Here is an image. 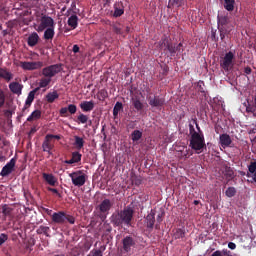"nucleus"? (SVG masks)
I'll return each mask as SVG.
<instances>
[{
    "mask_svg": "<svg viewBox=\"0 0 256 256\" xmlns=\"http://www.w3.org/2000/svg\"><path fill=\"white\" fill-rule=\"evenodd\" d=\"M135 211L131 207H126L121 211L113 213L111 216V223L114 227H131V221H133V215Z\"/></svg>",
    "mask_w": 256,
    "mask_h": 256,
    "instance_id": "nucleus-1",
    "label": "nucleus"
},
{
    "mask_svg": "<svg viewBox=\"0 0 256 256\" xmlns=\"http://www.w3.org/2000/svg\"><path fill=\"white\" fill-rule=\"evenodd\" d=\"M63 71V64H53L42 69L43 78L39 82V90L51 84V79Z\"/></svg>",
    "mask_w": 256,
    "mask_h": 256,
    "instance_id": "nucleus-2",
    "label": "nucleus"
},
{
    "mask_svg": "<svg viewBox=\"0 0 256 256\" xmlns=\"http://www.w3.org/2000/svg\"><path fill=\"white\" fill-rule=\"evenodd\" d=\"M190 127V147L193 149V151H196V153H199L205 149V136L203 134H200L199 132L195 131V128L192 124L189 125Z\"/></svg>",
    "mask_w": 256,
    "mask_h": 256,
    "instance_id": "nucleus-3",
    "label": "nucleus"
},
{
    "mask_svg": "<svg viewBox=\"0 0 256 256\" xmlns=\"http://www.w3.org/2000/svg\"><path fill=\"white\" fill-rule=\"evenodd\" d=\"M160 49H164V51H168L170 57H175L177 54L181 55L185 48H183V43H179L177 46L174 45L173 42L169 41V38L163 37L159 41Z\"/></svg>",
    "mask_w": 256,
    "mask_h": 256,
    "instance_id": "nucleus-4",
    "label": "nucleus"
},
{
    "mask_svg": "<svg viewBox=\"0 0 256 256\" xmlns=\"http://www.w3.org/2000/svg\"><path fill=\"white\" fill-rule=\"evenodd\" d=\"M37 23L34 25L35 31L37 33H43L45 29H50L51 27H55V20L48 16L47 14H41L40 18L37 19Z\"/></svg>",
    "mask_w": 256,
    "mask_h": 256,
    "instance_id": "nucleus-5",
    "label": "nucleus"
},
{
    "mask_svg": "<svg viewBox=\"0 0 256 256\" xmlns=\"http://www.w3.org/2000/svg\"><path fill=\"white\" fill-rule=\"evenodd\" d=\"M51 219L53 223H56L57 225H65V223L75 225V217L67 214L65 211L54 212Z\"/></svg>",
    "mask_w": 256,
    "mask_h": 256,
    "instance_id": "nucleus-6",
    "label": "nucleus"
},
{
    "mask_svg": "<svg viewBox=\"0 0 256 256\" xmlns=\"http://www.w3.org/2000/svg\"><path fill=\"white\" fill-rule=\"evenodd\" d=\"M69 177L74 187H83V185H85L87 182V174H85L82 170H77L70 173Z\"/></svg>",
    "mask_w": 256,
    "mask_h": 256,
    "instance_id": "nucleus-7",
    "label": "nucleus"
},
{
    "mask_svg": "<svg viewBox=\"0 0 256 256\" xmlns=\"http://www.w3.org/2000/svg\"><path fill=\"white\" fill-rule=\"evenodd\" d=\"M235 59V54L231 51L225 54V56L220 61V67L224 71H231L233 69V60Z\"/></svg>",
    "mask_w": 256,
    "mask_h": 256,
    "instance_id": "nucleus-8",
    "label": "nucleus"
},
{
    "mask_svg": "<svg viewBox=\"0 0 256 256\" xmlns=\"http://www.w3.org/2000/svg\"><path fill=\"white\" fill-rule=\"evenodd\" d=\"M137 245V240L132 236H126L122 239V249L125 253H131V249H134Z\"/></svg>",
    "mask_w": 256,
    "mask_h": 256,
    "instance_id": "nucleus-9",
    "label": "nucleus"
},
{
    "mask_svg": "<svg viewBox=\"0 0 256 256\" xmlns=\"http://www.w3.org/2000/svg\"><path fill=\"white\" fill-rule=\"evenodd\" d=\"M148 103L150 107L155 109H161L163 105H165V98H161L159 96H148Z\"/></svg>",
    "mask_w": 256,
    "mask_h": 256,
    "instance_id": "nucleus-10",
    "label": "nucleus"
},
{
    "mask_svg": "<svg viewBox=\"0 0 256 256\" xmlns=\"http://www.w3.org/2000/svg\"><path fill=\"white\" fill-rule=\"evenodd\" d=\"M53 149H55V142L46 135L42 143V150L44 153H48V155H53V152H51Z\"/></svg>",
    "mask_w": 256,
    "mask_h": 256,
    "instance_id": "nucleus-11",
    "label": "nucleus"
},
{
    "mask_svg": "<svg viewBox=\"0 0 256 256\" xmlns=\"http://www.w3.org/2000/svg\"><path fill=\"white\" fill-rule=\"evenodd\" d=\"M17 163V160L15 158H12L1 170L0 176L1 177H8V175H11L13 173V170L15 169V164Z\"/></svg>",
    "mask_w": 256,
    "mask_h": 256,
    "instance_id": "nucleus-12",
    "label": "nucleus"
},
{
    "mask_svg": "<svg viewBox=\"0 0 256 256\" xmlns=\"http://www.w3.org/2000/svg\"><path fill=\"white\" fill-rule=\"evenodd\" d=\"M20 67L24 69V71H35L37 69H41L43 67V62H21Z\"/></svg>",
    "mask_w": 256,
    "mask_h": 256,
    "instance_id": "nucleus-13",
    "label": "nucleus"
},
{
    "mask_svg": "<svg viewBox=\"0 0 256 256\" xmlns=\"http://www.w3.org/2000/svg\"><path fill=\"white\" fill-rule=\"evenodd\" d=\"M113 207V202L109 199H104L99 205L98 209L102 215H109V211H111V208Z\"/></svg>",
    "mask_w": 256,
    "mask_h": 256,
    "instance_id": "nucleus-14",
    "label": "nucleus"
},
{
    "mask_svg": "<svg viewBox=\"0 0 256 256\" xmlns=\"http://www.w3.org/2000/svg\"><path fill=\"white\" fill-rule=\"evenodd\" d=\"M145 226L147 228L148 233L153 231V227H155V212L153 210L145 218Z\"/></svg>",
    "mask_w": 256,
    "mask_h": 256,
    "instance_id": "nucleus-15",
    "label": "nucleus"
},
{
    "mask_svg": "<svg viewBox=\"0 0 256 256\" xmlns=\"http://www.w3.org/2000/svg\"><path fill=\"white\" fill-rule=\"evenodd\" d=\"M68 113H70V115H75V113H77V105L69 104L68 107H62L59 111L61 117H68Z\"/></svg>",
    "mask_w": 256,
    "mask_h": 256,
    "instance_id": "nucleus-16",
    "label": "nucleus"
},
{
    "mask_svg": "<svg viewBox=\"0 0 256 256\" xmlns=\"http://www.w3.org/2000/svg\"><path fill=\"white\" fill-rule=\"evenodd\" d=\"M218 31L220 33V39L223 41L227 35H231V32L233 31L232 24H226L224 26L218 27Z\"/></svg>",
    "mask_w": 256,
    "mask_h": 256,
    "instance_id": "nucleus-17",
    "label": "nucleus"
},
{
    "mask_svg": "<svg viewBox=\"0 0 256 256\" xmlns=\"http://www.w3.org/2000/svg\"><path fill=\"white\" fill-rule=\"evenodd\" d=\"M38 91H39V87L29 92L27 99L25 101L24 109H29V107H31L33 101H35V94L38 93Z\"/></svg>",
    "mask_w": 256,
    "mask_h": 256,
    "instance_id": "nucleus-18",
    "label": "nucleus"
},
{
    "mask_svg": "<svg viewBox=\"0 0 256 256\" xmlns=\"http://www.w3.org/2000/svg\"><path fill=\"white\" fill-rule=\"evenodd\" d=\"M80 109H82L84 113H90V111L95 109V103L93 101H83L80 103Z\"/></svg>",
    "mask_w": 256,
    "mask_h": 256,
    "instance_id": "nucleus-19",
    "label": "nucleus"
},
{
    "mask_svg": "<svg viewBox=\"0 0 256 256\" xmlns=\"http://www.w3.org/2000/svg\"><path fill=\"white\" fill-rule=\"evenodd\" d=\"M231 143H233V140H231V136H229V134L220 135V145L223 149H225V147H231Z\"/></svg>",
    "mask_w": 256,
    "mask_h": 256,
    "instance_id": "nucleus-20",
    "label": "nucleus"
},
{
    "mask_svg": "<svg viewBox=\"0 0 256 256\" xmlns=\"http://www.w3.org/2000/svg\"><path fill=\"white\" fill-rule=\"evenodd\" d=\"M42 177L48 185H51V187H55V185H57V178H55L53 174L42 173Z\"/></svg>",
    "mask_w": 256,
    "mask_h": 256,
    "instance_id": "nucleus-21",
    "label": "nucleus"
},
{
    "mask_svg": "<svg viewBox=\"0 0 256 256\" xmlns=\"http://www.w3.org/2000/svg\"><path fill=\"white\" fill-rule=\"evenodd\" d=\"M9 89L15 95H21V91H23V85L19 84L18 82H11L9 84Z\"/></svg>",
    "mask_w": 256,
    "mask_h": 256,
    "instance_id": "nucleus-22",
    "label": "nucleus"
},
{
    "mask_svg": "<svg viewBox=\"0 0 256 256\" xmlns=\"http://www.w3.org/2000/svg\"><path fill=\"white\" fill-rule=\"evenodd\" d=\"M28 46L29 47H35L37 43H39V34L37 32H33L27 40Z\"/></svg>",
    "mask_w": 256,
    "mask_h": 256,
    "instance_id": "nucleus-23",
    "label": "nucleus"
},
{
    "mask_svg": "<svg viewBox=\"0 0 256 256\" xmlns=\"http://www.w3.org/2000/svg\"><path fill=\"white\" fill-rule=\"evenodd\" d=\"M44 39L45 41H52L53 37H55V27L46 28L44 30Z\"/></svg>",
    "mask_w": 256,
    "mask_h": 256,
    "instance_id": "nucleus-24",
    "label": "nucleus"
},
{
    "mask_svg": "<svg viewBox=\"0 0 256 256\" xmlns=\"http://www.w3.org/2000/svg\"><path fill=\"white\" fill-rule=\"evenodd\" d=\"M217 22H218V28L219 27H223L225 25H229L230 22H229V16L225 15H218L217 16Z\"/></svg>",
    "mask_w": 256,
    "mask_h": 256,
    "instance_id": "nucleus-25",
    "label": "nucleus"
},
{
    "mask_svg": "<svg viewBox=\"0 0 256 256\" xmlns=\"http://www.w3.org/2000/svg\"><path fill=\"white\" fill-rule=\"evenodd\" d=\"M194 87L196 88L198 93H202V95L206 96L207 91H205V82L203 80L198 81L194 84Z\"/></svg>",
    "mask_w": 256,
    "mask_h": 256,
    "instance_id": "nucleus-26",
    "label": "nucleus"
},
{
    "mask_svg": "<svg viewBox=\"0 0 256 256\" xmlns=\"http://www.w3.org/2000/svg\"><path fill=\"white\" fill-rule=\"evenodd\" d=\"M132 105L134 109L139 113L140 111H143V108L145 107L143 105V102L139 98H132Z\"/></svg>",
    "mask_w": 256,
    "mask_h": 256,
    "instance_id": "nucleus-27",
    "label": "nucleus"
},
{
    "mask_svg": "<svg viewBox=\"0 0 256 256\" xmlns=\"http://www.w3.org/2000/svg\"><path fill=\"white\" fill-rule=\"evenodd\" d=\"M68 25L69 27H72V29H77V26L79 25V17L77 15H72L68 18Z\"/></svg>",
    "mask_w": 256,
    "mask_h": 256,
    "instance_id": "nucleus-28",
    "label": "nucleus"
},
{
    "mask_svg": "<svg viewBox=\"0 0 256 256\" xmlns=\"http://www.w3.org/2000/svg\"><path fill=\"white\" fill-rule=\"evenodd\" d=\"M39 119H41V110H34L27 118V121L31 123L32 121H39Z\"/></svg>",
    "mask_w": 256,
    "mask_h": 256,
    "instance_id": "nucleus-29",
    "label": "nucleus"
},
{
    "mask_svg": "<svg viewBox=\"0 0 256 256\" xmlns=\"http://www.w3.org/2000/svg\"><path fill=\"white\" fill-rule=\"evenodd\" d=\"M56 99H59V93H57V91L49 92L46 95L47 103H55Z\"/></svg>",
    "mask_w": 256,
    "mask_h": 256,
    "instance_id": "nucleus-30",
    "label": "nucleus"
},
{
    "mask_svg": "<svg viewBox=\"0 0 256 256\" xmlns=\"http://www.w3.org/2000/svg\"><path fill=\"white\" fill-rule=\"evenodd\" d=\"M142 137H143V132H141L140 130H134L131 133V139L133 143H137V141H140Z\"/></svg>",
    "mask_w": 256,
    "mask_h": 256,
    "instance_id": "nucleus-31",
    "label": "nucleus"
},
{
    "mask_svg": "<svg viewBox=\"0 0 256 256\" xmlns=\"http://www.w3.org/2000/svg\"><path fill=\"white\" fill-rule=\"evenodd\" d=\"M0 77L6 81H11V79H13V74L3 68H0Z\"/></svg>",
    "mask_w": 256,
    "mask_h": 256,
    "instance_id": "nucleus-32",
    "label": "nucleus"
},
{
    "mask_svg": "<svg viewBox=\"0 0 256 256\" xmlns=\"http://www.w3.org/2000/svg\"><path fill=\"white\" fill-rule=\"evenodd\" d=\"M224 9L226 11H235V0H224Z\"/></svg>",
    "mask_w": 256,
    "mask_h": 256,
    "instance_id": "nucleus-33",
    "label": "nucleus"
},
{
    "mask_svg": "<svg viewBox=\"0 0 256 256\" xmlns=\"http://www.w3.org/2000/svg\"><path fill=\"white\" fill-rule=\"evenodd\" d=\"M74 145L76 147V149L80 150L83 149L84 145H85V140H83V138L79 137V136H74Z\"/></svg>",
    "mask_w": 256,
    "mask_h": 256,
    "instance_id": "nucleus-34",
    "label": "nucleus"
},
{
    "mask_svg": "<svg viewBox=\"0 0 256 256\" xmlns=\"http://www.w3.org/2000/svg\"><path fill=\"white\" fill-rule=\"evenodd\" d=\"M119 111H123V103L116 102L114 108H113V117L114 119H117L119 116Z\"/></svg>",
    "mask_w": 256,
    "mask_h": 256,
    "instance_id": "nucleus-35",
    "label": "nucleus"
},
{
    "mask_svg": "<svg viewBox=\"0 0 256 256\" xmlns=\"http://www.w3.org/2000/svg\"><path fill=\"white\" fill-rule=\"evenodd\" d=\"M174 239H183L185 237V228H177L173 234Z\"/></svg>",
    "mask_w": 256,
    "mask_h": 256,
    "instance_id": "nucleus-36",
    "label": "nucleus"
},
{
    "mask_svg": "<svg viewBox=\"0 0 256 256\" xmlns=\"http://www.w3.org/2000/svg\"><path fill=\"white\" fill-rule=\"evenodd\" d=\"M49 231H51V229L49 228V226H39V228L37 229L36 233H38V235L44 234L46 235V237H49Z\"/></svg>",
    "mask_w": 256,
    "mask_h": 256,
    "instance_id": "nucleus-37",
    "label": "nucleus"
},
{
    "mask_svg": "<svg viewBox=\"0 0 256 256\" xmlns=\"http://www.w3.org/2000/svg\"><path fill=\"white\" fill-rule=\"evenodd\" d=\"M87 121H89V116L80 112V114L77 116L76 123L85 125V123H87Z\"/></svg>",
    "mask_w": 256,
    "mask_h": 256,
    "instance_id": "nucleus-38",
    "label": "nucleus"
},
{
    "mask_svg": "<svg viewBox=\"0 0 256 256\" xmlns=\"http://www.w3.org/2000/svg\"><path fill=\"white\" fill-rule=\"evenodd\" d=\"M109 97V93L107 90L102 89L98 92V99L99 101H105Z\"/></svg>",
    "mask_w": 256,
    "mask_h": 256,
    "instance_id": "nucleus-39",
    "label": "nucleus"
},
{
    "mask_svg": "<svg viewBox=\"0 0 256 256\" xmlns=\"http://www.w3.org/2000/svg\"><path fill=\"white\" fill-rule=\"evenodd\" d=\"M226 197H235L237 195V189L235 187H228L225 192Z\"/></svg>",
    "mask_w": 256,
    "mask_h": 256,
    "instance_id": "nucleus-40",
    "label": "nucleus"
},
{
    "mask_svg": "<svg viewBox=\"0 0 256 256\" xmlns=\"http://www.w3.org/2000/svg\"><path fill=\"white\" fill-rule=\"evenodd\" d=\"M224 175H225L226 179H228V181H231V179H233V177H235V173L233 172V169H231V168H226Z\"/></svg>",
    "mask_w": 256,
    "mask_h": 256,
    "instance_id": "nucleus-41",
    "label": "nucleus"
},
{
    "mask_svg": "<svg viewBox=\"0 0 256 256\" xmlns=\"http://www.w3.org/2000/svg\"><path fill=\"white\" fill-rule=\"evenodd\" d=\"M83 157V155H81V153L75 151L72 153V160H74L75 163H81V158Z\"/></svg>",
    "mask_w": 256,
    "mask_h": 256,
    "instance_id": "nucleus-42",
    "label": "nucleus"
},
{
    "mask_svg": "<svg viewBox=\"0 0 256 256\" xmlns=\"http://www.w3.org/2000/svg\"><path fill=\"white\" fill-rule=\"evenodd\" d=\"M11 211H12V209L9 208V206H7V204L2 206V213H3V215H5V217L11 215Z\"/></svg>",
    "mask_w": 256,
    "mask_h": 256,
    "instance_id": "nucleus-43",
    "label": "nucleus"
},
{
    "mask_svg": "<svg viewBox=\"0 0 256 256\" xmlns=\"http://www.w3.org/2000/svg\"><path fill=\"white\" fill-rule=\"evenodd\" d=\"M123 13H125V10H123V8H117V6H115L113 17H121Z\"/></svg>",
    "mask_w": 256,
    "mask_h": 256,
    "instance_id": "nucleus-44",
    "label": "nucleus"
},
{
    "mask_svg": "<svg viewBox=\"0 0 256 256\" xmlns=\"http://www.w3.org/2000/svg\"><path fill=\"white\" fill-rule=\"evenodd\" d=\"M112 29H113L114 33H116V35H123V30L121 29L119 24H114L112 26Z\"/></svg>",
    "mask_w": 256,
    "mask_h": 256,
    "instance_id": "nucleus-45",
    "label": "nucleus"
},
{
    "mask_svg": "<svg viewBox=\"0 0 256 256\" xmlns=\"http://www.w3.org/2000/svg\"><path fill=\"white\" fill-rule=\"evenodd\" d=\"M5 105V91L0 88V108Z\"/></svg>",
    "mask_w": 256,
    "mask_h": 256,
    "instance_id": "nucleus-46",
    "label": "nucleus"
},
{
    "mask_svg": "<svg viewBox=\"0 0 256 256\" xmlns=\"http://www.w3.org/2000/svg\"><path fill=\"white\" fill-rule=\"evenodd\" d=\"M9 239V236L5 233H1L0 234V247L1 245H3L4 243L7 242V240Z\"/></svg>",
    "mask_w": 256,
    "mask_h": 256,
    "instance_id": "nucleus-47",
    "label": "nucleus"
},
{
    "mask_svg": "<svg viewBox=\"0 0 256 256\" xmlns=\"http://www.w3.org/2000/svg\"><path fill=\"white\" fill-rule=\"evenodd\" d=\"M88 256H103V252L101 250L93 249Z\"/></svg>",
    "mask_w": 256,
    "mask_h": 256,
    "instance_id": "nucleus-48",
    "label": "nucleus"
},
{
    "mask_svg": "<svg viewBox=\"0 0 256 256\" xmlns=\"http://www.w3.org/2000/svg\"><path fill=\"white\" fill-rule=\"evenodd\" d=\"M248 171L249 173H256V161L250 163Z\"/></svg>",
    "mask_w": 256,
    "mask_h": 256,
    "instance_id": "nucleus-49",
    "label": "nucleus"
},
{
    "mask_svg": "<svg viewBox=\"0 0 256 256\" xmlns=\"http://www.w3.org/2000/svg\"><path fill=\"white\" fill-rule=\"evenodd\" d=\"M48 191H50L51 193H54V195H57V197L61 198V193H59V190H57L56 188H51V187H48L47 188Z\"/></svg>",
    "mask_w": 256,
    "mask_h": 256,
    "instance_id": "nucleus-50",
    "label": "nucleus"
},
{
    "mask_svg": "<svg viewBox=\"0 0 256 256\" xmlns=\"http://www.w3.org/2000/svg\"><path fill=\"white\" fill-rule=\"evenodd\" d=\"M132 183L139 187V185H141L142 183V180L139 177L135 176L134 178H132Z\"/></svg>",
    "mask_w": 256,
    "mask_h": 256,
    "instance_id": "nucleus-51",
    "label": "nucleus"
},
{
    "mask_svg": "<svg viewBox=\"0 0 256 256\" xmlns=\"http://www.w3.org/2000/svg\"><path fill=\"white\" fill-rule=\"evenodd\" d=\"M255 111H256L255 106H251V104H248L246 106V113H255Z\"/></svg>",
    "mask_w": 256,
    "mask_h": 256,
    "instance_id": "nucleus-52",
    "label": "nucleus"
},
{
    "mask_svg": "<svg viewBox=\"0 0 256 256\" xmlns=\"http://www.w3.org/2000/svg\"><path fill=\"white\" fill-rule=\"evenodd\" d=\"M13 113H15V111H13V110H6L4 112V115H5L6 118L11 119V117H13Z\"/></svg>",
    "mask_w": 256,
    "mask_h": 256,
    "instance_id": "nucleus-53",
    "label": "nucleus"
},
{
    "mask_svg": "<svg viewBox=\"0 0 256 256\" xmlns=\"http://www.w3.org/2000/svg\"><path fill=\"white\" fill-rule=\"evenodd\" d=\"M173 5H181V0H169L168 7H171Z\"/></svg>",
    "mask_w": 256,
    "mask_h": 256,
    "instance_id": "nucleus-54",
    "label": "nucleus"
},
{
    "mask_svg": "<svg viewBox=\"0 0 256 256\" xmlns=\"http://www.w3.org/2000/svg\"><path fill=\"white\" fill-rule=\"evenodd\" d=\"M47 136L53 141V139H57L59 141L61 139V135H53V134H47Z\"/></svg>",
    "mask_w": 256,
    "mask_h": 256,
    "instance_id": "nucleus-55",
    "label": "nucleus"
},
{
    "mask_svg": "<svg viewBox=\"0 0 256 256\" xmlns=\"http://www.w3.org/2000/svg\"><path fill=\"white\" fill-rule=\"evenodd\" d=\"M163 215H165L164 212H161L157 215V223H161V221H163Z\"/></svg>",
    "mask_w": 256,
    "mask_h": 256,
    "instance_id": "nucleus-56",
    "label": "nucleus"
},
{
    "mask_svg": "<svg viewBox=\"0 0 256 256\" xmlns=\"http://www.w3.org/2000/svg\"><path fill=\"white\" fill-rule=\"evenodd\" d=\"M252 71H253V70H252L251 67H249V66H247V67L244 68V73H245L246 75H251Z\"/></svg>",
    "mask_w": 256,
    "mask_h": 256,
    "instance_id": "nucleus-57",
    "label": "nucleus"
},
{
    "mask_svg": "<svg viewBox=\"0 0 256 256\" xmlns=\"http://www.w3.org/2000/svg\"><path fill=\"white\" fill-rule=\"evenodd\" d=\"M228 248L233 251V250L237 249V245L233 242H229L228 243Z\"/></svg>",
    "mask_w": 256,
    "mask_h": 256,
    "instance_id": "nucleus-58",
    "label": "nucleus"
},
{
    "mask_svg": "<svg viewBox=\"0 0 256 256\" xmlns=\"http://www.w3.org/2000/svg\"><path fill=\"white\" fill-rule=\"evenodd\" d=\"M211 256H223V253H221V250H216L211 254Z\"/></svg>",
    "mask_w": 256,
    "mask_h": 256,
    "instance_id": "nucleus-59",
    "label": "nucleus"
},
{
    "mask_svg": "<svg viewBox=\"0 0 256 256\" xmlns=\"http://www.w3.org/2000/svg\"><path fill=\"white\" fill-rule=\"evenodd\" d=\"M2 13H7V11L5 10V6L0 5V19L2 17Z\"/></svg>",
    "mask_w": 256,
    "mask_h": 256,
    "instance_id": "nucleus-60",
    "label": "nucleus"
},
{
    "mask_svg": "<svg viewBox=\"0 0 256 256\" xmlns=\"http://www.w3.org/2000/svg\"><path fill=\"white\" fill-rule=\"evenodd\" d=\"M73 53H79V45L75 44L72 48Z\"/></svg>",
    "mask_w": 256,
    "mask_h": 256,
    "instance_id": "nucleus-61",
    "label": "nucleus"
},
{
    "mask_svg": "<svg viewBox=\"0 0 256 256\" xmlns=\"http://www.w3.org/2000/svg\"><path fill=\"white\" fill-rule=\"evenodd\" d=\"M64 163H66V165H73V163H75V162H74L73 158H71L70 160H65Z\"/></svg>",
    "mask_w": 256,
    "mask_h": 256,
    "instance_id": "nucleus-62",
    "label": "nucleus"
},
{
    "mask_svg": "<svg viewBox=\"0 0 256 256\" xmlns=\"http://www.w3.org/2000/svg\"><path fill=\"white\" fill-rule=\"evenodd\" d=\"M221 253H222V256H227V255H229V251H227V250H223V251H221Z\"/></svg>",
    "mask_w": 256,
    "mask_h": 256,
    "instance_id": "nucleus-63",
    "label": "nucleus"
},
{
    "mask_svg": "<svg viewBox=\"0 0 256 256\" xmlns=\"http://www.w3.org/2000/svg\"><path fill=\"white\" fill-rule=\"evenodd\" d=\"M252 174H253V181L256 183V172H254Z\"/></svg>",
    "mask_w": 256,
    "mask_h": 256,
    "instance_id": "nucleus-64",
    "label": "nucleus"
}]
</instances>
